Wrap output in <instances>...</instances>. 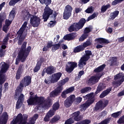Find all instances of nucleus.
Segmentation results:
<instances>
[{
  "instance_id": "nucleus-55",
  "label": "nucleus",
  "mask_w": 124,
  "mask_h": 124,
  "mask_svg": "<svg viewBox=\"0 0 124 124\" xmlns=\"http://www.w3.org/2000/svg\"><path fill=\"white\" fill-rule=\"evenodd\" d=\"M56 21H50L49 23V27L50 28H53L55 25H56Z\"/></svg>"
},
{
  "instance_id": "nucleus-53",
  "label": "nucleus",
  "mask_w": 124,
  "mask_h": 124,
  "mask_svg": "<svg viewBox=\"0 0 124 124\" xmlns=\"http://www.w3.org/2000/svg\"><path fill=\"white\" fill-rule=\"evenodd\" d=\"M124 0H115L112 2V5H116L118 4V3H120V2H122Z\"/></svg>"
},
{
  "instance_id": "nucleus-11",
  "label": "nucleus",
  "mask_w": 124,
  "mask_h": 124,
  "mask_svg": "<svg viewBox=\"0 0 124 124\" xmlns=\"http://www.w3.org/2000/svg\"><path fill=\"white\" fill-rule=\"evenodd\" d=\"M90 56H92V51L86 50L85 54L80 59L78 62V66L80 68H83L86 65V62L89 61Z\"/></svg>"
},
{
  "instance_id": "nucleus-36",
  "label": "nucleus",
  "mask_w": 124,
  "mask_h": 124,
  "mask_svg": "<svg viewBox=\"0 0 124 124\" xmlns=\"http://www.w3.org/2000/svg\"><path fill=\"white\" fill-rule=\"evenodd\" d=\"M14 17H15V11L13 9L10 13L9 20H13L14 19Z\"/></svg>"
},
{
  "instance_id": "nucleus-30",
  "label": "nucleus",
  "mask_w": 124,
  "mask_h": 124,
  "mask_svg": "<svg viewBox=\"0 0 124 124\" xmlns=\"http://www.w3.org/2000/svg\"><path fill=\"white\" fill-rule=\"evenodd\" d=\"M95 44L96 43L98 44L99 43L100 44H103V43H107V40H106L105 39L101 38H99L95 39L94 40Z\"/></svg>"
},
{
  "instance_id": "nucleus-43",
  "label": "nucleus",
  "mask_w": 124,
  "mask_h": 124,
  "mask_svg": "<svg viewBox=\"0 0 124 124\" xmlns=\"http://www.w3.org/2000/svg\"><path fill=\"white\" fill-rule=\"evenodd\" d=\"M68 80H69V78H65L61 80L60 81V83L62 86L63 85H64L65 83H67V82H68Z\"/></svg>"
},
{
  "instance_id": "nucleus-58",
  "label": "nucleus",
  "mask_w": 124,
  "mask_h": 124,
  "mask_svg": "<svg viewBox=\"0 0 124 124\" xmlns=\"http://www.w3.org/2000/svg\"><path fill=\"white\" fill-rule=\"evenodd\" d=\"M59 39H60V35H56V37L54 38V42H55V43H58L59 42Z\"/></svg>"
},
{
  "instance_id": "nucleus-31",
  "label": "nucleus",
  "mask_w": 124,
  "mask_h": 124,
  "mask_svg": "<svg viewBox=\"0 0 124 124\" xmlns=\"http://www.w3.org/2000/svg\"><path fill=\"white\" fill-rule=\"evenodd\" d=\"M46 73L47 74H52V73H54V71H55V68L53 66H49L47 68L46 70Z\"/></svg>"
},
{
  "instance_id": "nucleus-13",
  "label": "nucleus",
  "mask_w": 124,
  "mask_h": 124,
  "mask_svg": "<svg viewBox=\"0 0 124 124\" xmlns=\"http://www.w3.org/2000/svg\"><path fill=\"white\" fill-rule=\"evenodd\" d=\"M80 115V111H76L75 112H74L72 114V116L73 117L72 118H70L67 121H65L64 124H73L74 123V120L75 121H77V122H79L82 119V116H81ZM74 119V120H73Z\"/></svg>"
},
{
  "instance_id": "nucleus-41",
  "label": "nucleus",
  "mask_w": 124,
  "mask_h": 124,
  "mask_svg": "<svg viewBox=\"0 0 124 124\" xmlns=\"http://www.w3.org/2000/svg\"><path fill=\"white\" fill-rule=\"evenodd\" d=\"M46 115L49 117V118H51V117H53V116H54V115H55V111L54 110H49L47 113L46 114Z\"/></svg>"
},
{
  "instance_id": "nucleus-17",
  "label": "nucleus",
  "mask_w": 124,
  "mask_h": 124,
  "mask_svg": "<svg viewBox=\"0 0 124 124\" xmlns=\"http://www.w3.org/2000/svg\"><path fill=\"white\" fill-rule=\"evenodd\" d=\"M101 76H102V75L99 74L96 76L91 77L88 80V84H89V85H93V84L97 83V82H98L99 80V79H100Z\"/></svg>"
},
{
  "instance_id": "nucleus-38",
  "label": "nucleus",
  "mask_w": 124,
  "mask_h": 124,
  "mask_svg": "<svg viewBox=\"0 0 124 124\" xmlns=\"http://www.w3.org/2000/svg\"><path fill=\"white\" fill-rule=\"evenodd\" d=\"M111 62V65H115V64H117V57H112L110 59Z\"/></svg>"
},
{
  "instance_id": "nucleus-19",
  "label": "nucleus",
  "mask_w": 124,
  "mask_h": 124,
  "mask_svg": "<svg viewBox=\"0 0 124 124\" xmlns=\"http://www.w3.org/2000/svg\"><path fill=\"white\" fill-rule=\"evenodd\" d=\"M69 66H67L66 67V71L68 73H71L73 71L75 67H77V63L76 62H68Z\"/></svg>"
},
{
  "instance_id": "nucleus-1",
  "label": "nucleus",
  "mask_w": 124,
  "mask_h": 124,
  "mask_svg": "<svg viewBox=\"0 0 124 124\" xmlns=\"http://www.w3.org/2000/svg\"><path fill=\"white\" fill-rule=\"evenodd\" d=\"M38 117V115H34L32 118H30L29 123H27L28 115L24 114L22 115V114L19 113L16 118H15L13 120L10 124H34Z\"/></svg>"
},
{
  "instance_id": "nucleus-61",
  "label": "nucleus",
  "mask_w": 124,
  "mask_h": 124,
  "mask_svg": "<svg viewBox=\"0 0 124 124\" xmlns=\"http://www.w3.org/2000/svg\"><path fill=\"white\" fill-rule=\"evenodd\" d=\"M84 71H80L79 73H78V78H81V77L82 76V75H84Z\"/></svg>"
},
{
  "instance_id": "nucleus-26",
  "label": "nucleus",
  "mask_w": 124,
  "mask_h": 124,
  "mask_svg": "<svg viewBox=\"0 0 124 124\" xmlns=\"http://www.w3.org/2000/svg\"><path fill=\"white\" fill-rule=\"evenodd\" d=\"M106 87V86L105 85V84H104L103 83L100 84L98 85L97 90L95 92L96 94H97V93H100V92H101V91H103V90H104V89H105Z\"/></svg>"
},
{
  "instance_id": "nucleus-47",
  "label": "nucleus",
  "mask_w": 124,
  "mask_h": 124,
  "mask_svg": "<svg viewBox=\"0 0 124 124\" xmlns=\"http://www.w3.org/2000/svg\"><path fill=\"white\" fill-rule=\"evenodd\" d=\"M22 104H23V102L22 101L18 100L16 105V109H19V108H21Z\"/></svg>"
},
{
  "instance_id": "nucleus-63",
  "label": "nucleus",
  "mask_w": 124,
  "mask_h": 124,
  "mask_svg": "<svg viewBox=\"0 0 124 124\" xmlns=\"http://www.w3.org/2000/svg\"><path fill=\"white\" fill-rule=\"evenodd\" d=\"M77 103H80L82 101V97H78L76 99Z\"/></svg>"
},
{
  "instance_id": "nucleus-18",
  "label": "nucleus",
  "mask_w": 124,
  "mask_h": 124,
  "mask_svg": "<svg viewBox=\"0 0 124 124\" xmlns=\"http://www.w3.org/2000/svg\"><path fill=\"white\" fill-rule=\"evenodd\" d=\"M8 41V36H6L3 41V44L2 45L0 49V58L3 57L4 55V50L3 49L6 48V44H7V41Z\"/></svg>"
},
{
  "instance_id": "nucleus-49",
  "label": "nucleus",
  "mask_w": 124,
  "mask_h": 124,
  "mask_svg": "<svg viewBox=\"0 0 124 124\" xmlns=\"http://www.w3.org/2000/svg\"><path fill=\"white\" fill-rule=\"evenodd\" d=\"M20 0H12L9 2V5L13 6L15 5L16 3L19 1Z\"/></svg>"
},
{
  "instance_id": "nucleus-25",
  "label": "nucleus",
  "mask_w": 124,
  "mask_h": 124,
  "mask_svg": "<svg viewBox=\"0 0 124 124\" xmlns=\"http://www.w3.org/2000/svg\"><path fill=\"white\" fill-rule=\"evenodd\" d=\"M120 12L119 11H115L113 12L110 13L109 19L110 20H114L116 17H118Z\"/></svg>"
},
{
  "instance_id": "nucleus-6",
  "label": "nucleus",
  "mask_w": 124,
  "mask_h": 124,
  "mask_svg": "<svg viewBox=\"0 0 124 124\" xmlns=\"http://www.w3.org/2000/svg\"><path fill=\"white\" fill-rule=\"evenodd\" d=\"M50 15H52L51 18H52L53 20H56V17L58 16V13L53 12V10L49 8L48 6H46L43 15V18L44 22H46L48 20Z\"/></svg>"
},
{
  "instance_id": "nucleus-21",
  "label": "nucleus",
  "mask_w": 124,
  "mask_h": 124,
  "mask_svg": "<svg viewBox=\"0 0 124 124\" xmlns=\"http://www.w3.org/2000/svg\"><path fill=\"white\" fill-rule=\"evenodd\" d=\"M115 80H118L119 82L117 83V86H120L121 84L124 81V74L119 73L114 77Z\"/></svg>"
},
{
  "instance_id": "nucleus-24",
  "label": "nucleus",
  "mask_w": 124,
  "mask_h": 124,
  "mask_svg": "<svg viewBox=\"0 0 124 124\" xmlns=\"http://www.w3.org/2000/svg\"><path fill=\"white\" fill-rule=\"evenodd\" d=\"M62 42H63V40H61L59 42L58 44L53 45L52 46V52H55L56 50L60 49V47H61V43H62Z\"/></svg>"
},
{
  "instance_id": "nucleus-48",
  "label": "nucleus",
  "mask_w": 124,
  "mask_h": 124,
  "mask_svg": "<svg viewBox=\"0 0 124 124\" xmlns=\"http://www.w3.org/2000/svg\"><path fill=\"white\" fill-rule=\"evenodd\" d=\"M93 10H94L93 7H90L86 10L85 12H86V13H93Z\"/></svg>"
},
{
  "instance_id": "nucleus-42",
  "label": "nucleus",
  "mask_w": 124,
  "mask_h": 124,
  "mask_svg": "<svg viewBox=\"0 0 124 124\" xmlns=\"http://www.w3.org/2000/svg\"><path fill=\"white\" fill-rule=\"evenodd\" d=\"M91 124V121L90 120H84L80 122H78L76 124Z\"/></svg>"
},
{
  "instance_id": "nucleus-27",
  "label": "nucleus",
  "mask_w": 124,
  "mask_h": 124,
  "mask_svg": "<svg viewBox=\"0 0 124 124\" xmlns=\"http://www.w3.org/2000/svg\"><path fill=\"white\" fill-rule=\"evenodd\" d=\"M93 44V41L91 40H87L85 42H84L81 46H82V48H83V50L85 49V48H87V47L89 46H91V45H92Z\"/></svg>"
},
{
  "instance_id": "nucleus-23",
  "label": "nucleus",
  "mask_w": 124,
  "mask_h": 124,
  "mask_svg": "<svg viewBox=\"0 0 124 124\" xmlns=\"http://www.w3.org/2000/svg\"><path fill=\"white\" fill-rule=\"evenodd\" d=\"M74 87H70L63 91L61 94V96L63 98H65V97H66V94H68V93H71L74 92Z\"/></svg>"
},
{
  "instance_id": "nucleus-14",
  "label": "nucleus",
  "mask_w": 124,
  "mask_h": 124,
  "mask_svg": "<svg viewBox=\"0 0 124 124\" xmlns=\"http://www.w3.org/2000/svg\"><path fill=\"white\" fill-rule=\"evenodd\" d=\"M2 111H3V106L2 105H0V124H6L7 122V120H8V114H7V112H4L2 113ZM1 113L2 114H1Z\"/></svg>"
},
{
  "instance_id": "nucleus-7",
  "label": "nucleus",
  "mask_w": 124,
  "mask_h": 124,
  "mask_svg": "<svg viewBox=\"0 0 124 124\" xmlns=\"http://www.w3.org/2000/svg\"><path fill=\"white\" fill-rule=\"evenodd\" d=\"M23 14H24L25 16L27 19H29V18H31L30 23L34 28H36V27H38L39 26V24H40V18L38 17V16H32L27 12H22Z\"/></svg>"
},
{
  "instance_id": "nucleus-44",
  "label": "nucleus",
  "mask_w": 124,
  "mask_h": 124,
  "mask_svg": "<svg viewBox=\"0 0 124 124\" xmlns=\"http://www.w3.org/2000/svg\"><path fill=\"white\" fill-rule=\"evenodd\" d=\"M41 66V64L40 63V62H38L36 67H35V68L34 69V72H37V71H38V70H39V69H40Z\"/></svg>"
},
{
  "instance_id": "nucleus-52",
  "label": "nucleus",
  "mask_w": 124,
  "mask_h": 124,
  "mask_svg": "<svg viewBox=\"0 0 124 124\" xmlns=\"http://www.w3.org/2000/svg\"><path fill=\"white\" fill-rule=\"evenodd\" d=\"M2 30L3 31H5V32H7V31L9 30V26H8V25H6V24H5L3 27Z\"/></svg>"
},
{
  "instance_id": "nucleus-16",
  "label": "nucleus",
  "mask_w": 124,
  "mask_h": 124,
  "mask_svg": "<svg viewBox=\"0 0 124 124\" xmlns=\"http://www.w3.org/2000/svg\"><path fill=\"white\" fill-rule=\"evenodd\" d=\"M75 95H70L67 99L65 100L64 105L65 107H70L72 105V103L75 101Z\"/></svg>"
},
{
  "instance_id": "nucleus-60",
  "label": "nucleus",
  "mask_w": 124,
  "mask_h": 124,
  "mask_svg": "<svg viewBox=\"0 0 124 124\" xmlns=\"http://www.w3.org/2000/svg\"><path fill=\"white\" fill-rule=\"evenodd\" d=\"M106 115H107V111L104 110L101 113L100 116H101V117H105Z\"/></svg>"
},
{
  "instance_id": "nucleus-39",
  "label": "nucleus",
  "mask_w": 124,
  "mask_h": 124,
  "mask_svg": "<svg viewBox=\"0 0 124 124\" xmlns=\"http://www.w3.org/2000/svg\"><path fill=\"white\" fill-rule=\"evenodd\" d=\"M88 36H89L88 34L84 33L83 34H82V35L79 38V41H83V40H85V39H86Z\"/></svg>"
},
{
  "instance_id": "nucleus-59",
  "label": "nucleus",
  "mask_w": 124,
  "mask_h": 124,
  "mask_svg": "<svg viewBox=\"0 0 124 124\" xmlns=\"http://www.w3.org/2000/svg\"><path fill=\"white\" fill-rule=\"evenodd\" d=\"M52 46H53V42L52 41L48 42L46 45V47L49 48H51Z\"/></svg>"
},
{
  "instance_id": "nucleus-20",
  "label": "nucleus",
  "mask_w": 124,
  "mask_h": 124,
  "mask_svg": "<svg viewBox=\"0 0 124 124\" xmlns=\"http://www.w3.org/2000/svg\"><path fill=\"white\" fill-rule=\"evenodd\" d=\"M109 103V101L106 100L104 101H99L96 104V109H104L106 107L107 105H108Z\"/></svg>"
},
{
  "instance_id": "nucleus-50",
  "label": "nucleus",
  "mask_w": 124,
  "mask_h": 124,
  "mask_svg": "<svg viewBox=\"0 0 124 124\" xmlns=\"http://www.w3.org/2000/svg\"><path fill=\"white\" fill-rule=\"evenodd\" d=\"M91 31H92V28H89V27H86L84 29V33L86 34H88V33H89V32H91Z\"/></svg>"
},
{
  "instance_id": "nucleus-12",
  "label": "nucleus",
  "mask_w": 124,
  "mask_h": 124,
  "mask_svg": "<svg viewBox=\"0 0 124 124\" xmlns=\"http://www.w3.org/2000/svg\"><path fill=\"white\" fill-rule=\"evenodd\" d=\"M62 74L61 72L54 74L51 75L50 79H46L45 80V82L46 84H50V83H57V82L61 79V77H62Z\"/></svg>"
},
{
  "instance_id": "nucleus-54",
  "label": "nucleus",
  "mask_w": 124,
  "mask_h": 124,
  "mask_svg": "<svg viewBox=\"0 0 124 124\" xmlns=\"http://www.w3.org/2000/svg\"><path fill=\"white\" fill-rule=\"evenodd\" d=\"M12 23V20L10 19H6L5 20V25L6 26H8L9 27L11 25V23Z\"/></svg>"
},
{
  "instance_id": "nucleus-35",
  "label": "nucleus",
  "mask_w": 124,
  "mask_h": 124,
  "mask_svg": "<svg viewBox=\"0 0 124 124\" xmlns=\"http://www.w3.org/2000/svg\"><path fill=\"white\" fill-rule=\"evenodd\" d=\"M105 67V65L103 64L99 67L96 68L95 70H94V72H100V71H102L103 69H104V68Z\"/></svg>"
},
{
  "instance_id": "nucleus-57",
  "label": "nucleus",
  "mask_w": 124,
  "mask_h": 124,
  "mask_svg": "<svg viewBox=\"0 0 124 124\" xmlns=\"http://www.w3.org/2000/svg\"><path fill=\"white\" fill-rule=\"evenodd\" d=\"M59 120H60V116H55L52 119V123H55V122H57V121H59Z\"/></svg>"
},
{
  "instance_id": "nucleus-46",
  "label": "nucleus",
  "mask_w": 124,
  "mask_h": 124,
  "mask_svg": "<svg viewBox=\"0 0 124 124\" xmlns=\"http://www.w3.org/2000/svg\"><path fill=\"white\" fill-rule=\"evenodd\" d=\"M59 108H60V104H59V103L57 102L53 105L52 110L56 111V110H58Z\"/></svg>"
},
{
  "instance_id": "nucleus-28",
  "label": "nucleus",
  "mask_w": 124,
  "mask_h": 124,
  "mask_svg": "<svg viewBox=\"0 0 124 124\" xmlns=\"http://www.w3.org/2000/svg\"><path fill=\"white\" fill-rule=\"evenodd\" d=\"M75 38V36L73 34V33L69 34L66 35L63 37V39L64 40H72V39H74Z\"/></svg>"
},
{
  "instance_id": "nucleus-22",
  "label": "nucleus",
  "mask_w": 124,
  "mask_h": 124,
  "mask_svg": "<svg viewBox=\"0 0 124 124\" xmlns=\"http://www.w3.org/2000/svg\"><path fill=\"white\" fill-rule=\"evenodd\" d=\"M63 89V88L62 86L58 87L54 91L50 93V97H55V96L59 95V94L62 93V91Z\"/></svg>"
},
{
  "instance_id": "nucleus-10",
  "label": "nucleus",
  "mask_w": 124,
  "mask_h": 124,
  "mask_svg": "<svg viewBox=\"0 0 124 124\" xmlns=\"http://www.w3.org/2000/svg\"><path fill=\"white\" fill-rule=\"evenodd\" d=\"M86 23V19L82 18L79 20V21L77 23H74L73 24L71 25L68 28V31L70 32H72V31H79V30L82 29L84 27V25Z\"/></svg>"
},
{
  "instance_id": "nucleus-32",
  "label": "nucleus",
  "mask_w": 124,
  "mask_h": 124,
  "mask_svg": "<svg viewBox=\"0 0 124 124\" xmlns=\"http://www.w3.org/2000/svg\"><path fill=\"white\" fill-rule=\"evenodd\" d=\"M111 92V89H108L105 91L103 92L100 95V98H103L105 96H106L107 94Z\"/></svg>"
},
{
  "instance_id": "nucleus-9",
  "label": "nucleus",
  "mask_w": 124,
  "mask_h": 124,
  "mask_svg": "<svg viewBox=\"0 0 124 124\" xmlns=\"http://www.w3.org/2000/svg\"><path fill=\"white\" fill-rule=\"evenodd\" d=\"M94 95H93V93H91L89 94H87L85 96H83V98L86 99H89L87 100L85 103L81 105L80 106V108L82 110H86L89 107V106H90L93 104V102H94Z\"/></svg>"
},
{
  "instance_id": "nucleus-51",
  "label": "nucleus",
  "mask_w": 124,
  "mask_h": 124,
  "mask_svg": "<svg viewBox=\"0 0 124 124\" xmlns=\"http://www.w3.org/2000/svg\"><path fill=\"white\" fill-rule=\"evenodd\" d=\"M122 112L121 111H118L117 112L111 114V116H112L113 118H117V117H119L120 116V114Z\"/></svg>"
},
{
  "instance_id": "nucleus-64",
  "label": "nucleus",
  "mask_w": 124,
  "mask_h": 124,
  "mask_svg": "<svg viewBox=\"0 0 124 124\" xmlns=\"http://www.w3.org/2000/svg\"><path fill=\"white\" fill-rule=\"evenodd\" d=\"M50 117L46 114V117L44 118V120L45 122H48L49 120Z\"/></svg>"
},
{
  "instance_id": "nucleus-45",
  "label": "nucleus",
  "mask_w": 124,
  "mask_h": 124,
  "mask_svg": "<svg viewBox=\"0 0 124 124\" xmlns=\"http://www.w3.org/2000/svg\"><path fill=\"white\" fill-rule=\"evenodd\" d=\"M96 16H97V14L95 13H93L92 15L89 16L87 21H90V20H93V19H94V18H95Z\"/></svg>"
},
{
  "instance_id": "nucleus-8",
  "label": "nucleus",
  "mask_w": 124,
  "mask_h": 124,
  "mask_svg": "<svg viewBox=\"0 0 124 124\" xmlns=\"http://www.w3.org/2000/svg\"><path fill=\"white\" fill-rule=\"evenodd\" d=\"M31 83V78L30 76H26L22 79L19 86L16 89V94L18 95V93H21L24 87L29 86Z\"/></svg>"
},
{
  "instance_id": "nucleus-33",
  "label": "nucleus",
  "mask_w": 124,
  "mask_h": 124,
  "mask_svg": "<svg viewBox=\"0 0 124 124\" xmlns=\"http://www.w3.org/2000/svg\"><path fill=\"white\" fill-rule=\"evenodd\" d=\"M84 50V48H83V46H77L74 49V53H78L79 52H80V51H83Z\"/></svg>"
},
{
  "instance_id": "nucleus-56",
  "label": "nucleus",
  "mask_w": 124,
  "mask_h": 124,
  "mask_svg": "<svg viewBox=\"0 0 124 124\" xmlns=\"http://www.w3.org/2000/svg\"><path fill=\"white\" fill-rule=\"evenodd\" d=\"M106 31L108 33H112L113 32V29L111 27H108L106 29Z\"/></svg>"
},
{
  "instance_id": "nucleus-34",
  "label": "nucleus",
  "mask_w": 124,
  "mask_h": 124,
  "mask_svg": "<svg viewBox=\"0 0 124 124\" xmlns=\"http://www.w3.org/2000/svg\"><path fill=\"white\" fill-rule=\"evenodd\" d=\"M40 3L46 4V6H48L49 4H51V2H52L51 0H39Z\"/></svg>"
},
{
  "instance_id": "nucleus-37",
  "label": "nucleus",
  "mask_w": 124,
  "mask_h": 124,
  "mask_svg": "<svg viewBox=\"0 0 124 124\" xmlns=\"http://www.w3.org/2000/svg\"><path fill=\"white\" fill-rule=\"evenodd\" d=\"M111 7V6L110 4H108L106 5L103 6L101 8V12L104 13L105 11H106L108 9V8H110Z\"/></svg>"
},
{
  "instance_id": "nucleus-62",
  "label": "nucleus",
  "mask_w": 124,
  "mask_h": 124,
  "mask_svg": "<svg viewBox=\"0 0 124 124\" xmlns=\"http://www.w3.org/2000/svg\"><path fill=\"white\" fill-rule=\"evenodd\" d=\"M118 42H120V43L124 42V36L118 38Z\"/></svg>"
},
{
  "instance_id": "nucleus-40",
  "label": "nucleus",
  "mask_w": 124,
  "mask_h": 124,
  "mask_svg": "<svg viewBox=\"0 0 124 124\" xmlns=\"http://www.w3.org/2000/svg\"><path fill=\"white\" fill-rule=\"evenodd\" d=\"M22 72H23V70L21 69H18L16 75V79H20V77L21 76V74H22Z\"/></svg>"
},
{
  "instance_id": "nucleus-2",
  "label": "nucleus",
  "mask_w": 124,
  "mask_h": 124,
  "mask_svg": "<svg viewBox=\"0 0 124 124\" xmlns=\"http://www.w3.org/2000/svg\"><path fill=\"white\" fill-rule=\"evenodd\" d=\"M27 103H28V105H36V104H39V105H42L44 108H48V107H50V105H52V102H50V99L49 98L47 102V104L45 105L44 98H39L36 95L34 97L31 96L29 99L27 100Z\"/></svg>"
},
{
  "instance_id": "nucleus-29",
  "label": "nucleus",
  "mask_w": 124,
  "mask_h": 124,
  "mask_svg": "<svg viewBox=\"0 0 124 124\" xmlns=\"http://www.w3.org/2000/svg\"><path fill=\"white\" fill-rule=\"evenodd\" d=\"M22 92H18V95H16V97H18L19 101H24V99H25V96H24L23 94L21 93Z\"/></svg>"
},
{
  "instance_id": "nucleus-5",
  "label": "nucleus",
  "mask_w": 124,
  "mask_h": 124,
  "mask_svg": "<svg viewBox=\"0 0 124 124\" xmlns=\"http://www.w3.org/2000/svg\"><path fill=\"white\" fill-rule=\"evenodd\" d=\"M27 25L28 22H24L20 29L17 32V37L18 38V43L19 45H21V44H22L23 40L25 39V37L28 33V30H29V27H27Z\"/></svg>"
},
{
  "instance_id": "nucleus-3",
  "label": "nucleus",
  "mask_w": 124,
  "mask_h": 124,
  "mask_svg": "<svg viewBox=\"0 0 124 124\" xmlns=\"http://www.w3.org/2000/svg\"><path fill=\"white\" fill-rule=\"evenodd\" d=\"M26 45H27V43H24L23 45V48H22L19 51L18 56L17 57L16 64H18L20 61L21 62H25L26 61V59H27V57L29 55V53L31 52V47L28 46L27 47V51L25 48H26Z\"/></svg>"
},
{
  "instance_id": "nucleus-4",
  "label": "nucleus",
  "mask_w": 124,
  "mask_h": 124,
  "mask_svg": "<svg viewBox=\"0 0 124 124\" xmlns=\"http://www.w3.org/2000/svg\"><path fill=\"white\" fill-rule=\"evenodd\" d=\"M1 70L0 71V100L1 98V92H2V84L4 83V74L9 68L8 64L4 62H2L0 64Z\"/></svg>"
},
{
  "instance_id": "nucleus-15",
  "label": "nucleus",
  "mask_w": 124,
  "mask_h": 124,
  "mask_svg": "<svg viewBox=\"0 0 124 124\" xmlns=\"http://www.w3.org/2000/svg\"><path fill=\"white\" fill-rule=\"evenodd\" d=\"M73 8L69 5H67L65 7V10L63 13V17L65 20H67L69 17L71 16V12H72Z\"/></svg>"
}]
</instances>
